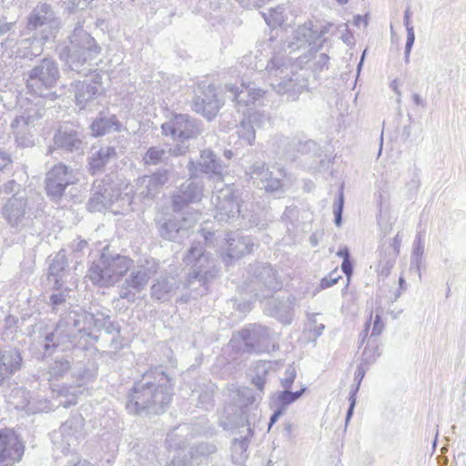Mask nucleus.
<instances>
[{
    "label": "nucleus",
    "mask_w": 466,
    "mask_h": 466,
    "mask_svg": "<svg viewBox=\"0 0 466 466\" xmlns=\"http://www.w3.org/2000/svg\"><path fill=\"white\" fill-rule=\"evenodd\" d=\"M59 77L58 65L52 58L42 59L29 71L26 88L38 98L35 102L29 98L19 101L16 115L10 124L17 146L31 147L35 145V127L46 113L42 98L50 95Z\"/></svg>",
    "instance_id": "nucleus-1"
},
{
    "label": "nucleus",
    "mask_w": 466,
    "mask_h": 466,
    "mask_svg": "<svg viewBox=\"0 0 466 466\" xmlns=\"http://www.w3.org/2000/svg\"><path fill=\"white\" fill-rule=\"evenodd\" d=\"M88 314L81 310H73L58 320L52 330H40L37 342L45 355L56 352H66L75 347L86 348L98 340L97 335L87 332L84 322L93 320L97 329H103L104 314Z\"/></svg>",
    "instance_id": "nucleus-2"
},
{
    "label": "nucleus",
    "mask_w": 466,
    "mask_h": 466,
    "mask_svg": "<svg viewBox=\"0 0 466 466\" xmlns=\"http://www.w3.org/2000/svg\"><path fill=\"white\" fill-rule=\"evenodd\" d=\"M172 396L171 378L162 367H155L133 383L127 395L126 409L130 414H160L169 406Z\"/></svg>",
    "instance_id": "nucleus-3"
},
{
    "label": "nucleus",
    "mask_w": 466,
    "mask_h": 466,
    "mask_svg": "<svg viewBox=\"0 0 466 466\" xmlns=\"http://www.w3.org/2000/svg\"><path fill=\"white\" fill-rule=\"evenodd\" d=\"M292 57L285 52H275L266 66V76L268 85L279 95H288L292 100L307 88L308 79L292 63Z\"/></svg>",
    "instance_id": "nucleus-4"
},
{
    "label": "nucleus",
    "mask_w": 466,
    "mask_h": 466,
    "mask_svg": "<svg viewBox=\"0 0 466 466\" xmlns=\"http://www.w3.org/2000/svg\"><path fill=\"white\" fill-rule=\"evenodd\" d=\"M100 51L96 39L83 27H76L69 36V45L59 52V57L70 71L87 76L91 73V61L96 58Z\"/></svg>",
    "instance_id": "nucleus-5"
},
{
    "label": "nucleus",
    "mask_w": 466,
    "mask_h": 466,
    "mask_svg": "<svg viewBox=\"0 0 466 466\" xmlns=\"http://www.w3.org/2000/svg\"><path fill=\"white\" fill-rule=\"evenodd\" d=\"M132 263L133 260L126 256L111 254L106 247L90 266L88 277L95 285L108 287L117 282L130 268Z\"/></svg>",
    "instance_id": "nucleus-6"
},
{
    "label": "nucleus",
    "mask_w": 466,
    "mask_h": 466,
    "mask_svg": "<svg viewBox=\"0 0 466 466\" xmlns=\"http://www.w3.org/2000/svg\"><path fill=\"white\" fill-rule=\"evenodd\" d=\"M332 25L331 23L326 21L316 25L312 21L304 23L298 27L293 41L288 46L289 54L304 50L307 54L299 55L296 59L299 60V63L308 62L312 53L318 52L322 47L326 41L325 35Z\"/></svg>",
    "instance_id": "nucleus-7"
},
{
    "label": "nucleus",
    "mask_w": 466,
    "mask_h": 466,
    "mask_svg": "<svg viewBox=\"0 0 466 466\" xmlns=\"http://www.w3.org/2000/svg\"><path fill=\"white\" fill-rule=\"evenodd\" d=\"M162 134L170 137L176 145L170 147L172 156L185 155L189 148L188 141L200 133L199 122L187 114H175L161 126Z\"/></svg>",
    "instance_id": "nucleus-8"
},
{
    "label": "nucleus",
    "mask_w": 466,
    "mask_h": 466,
    "mask_svg": "<svg viewBox=\"0 0 466 466\" xmlns=\"http://www.w3.org/2000/svg\"><path fill=\"white\" fill-rule=\"evenodd\" d=\"M183 260L187 266L190 267L187 278L188 288L196 282L200 286H206L219 273V269L215 266L209 253L206 252L201 240H194Z\"/></svg>",
    "instance_id": "nucleus-9"
},
{
    "label": "nucleus",
    "mask_w": 466,
    "mask_h": 466,
    "mask_svg": "<svg viewBox=\"0 0 466 466\" xmlns=\"http://www.w3.org/2000/svg\"><path fill=\"white\" fill-rule=\"evenodd\" d=\"M248 193L244 194L234 186L228 185L216 191L211 202L215 206V218L219 222L235 224L238 217L243 212Z\"/></svg>",
    "instance_id": "nucleus-10"
},
{
    "label": "nucleus",
    "mask_w": 466,
    "mask_h": 466,
    "mask_svg": "<svg viewBox=\"0 0 466 466\" xmlns=\"http://www.w3.org/2000/svg\"><path fill=\"white\" fill-rule=\"evenodd\" d=\"M1 216L11 228L21 231L30 225L34 212L25 194L6 197L1 208Z\"/></svg>",
    "instance_id": "nucleus-11"
},
{
    "label": "nucleus",
    "mask_w": 466,
    "mask_h": 466,
    "mask_svg": "<svg viewBox=\"0 0 466 466\" xmlns=\"http://www.w3.org/2000/svg\"><path fill=\"white\" fill-rule=\"evenodd\" d=\"M158 264L154 259L146 260L144 264L135 267L119 289V298L128 302L136 300V293L147 285L148 280L156 275Z\"/></svg>",
    "instance_id": "nucleus-12"
},
{
    "label": "nucleus",
    "mask_w": 466,
    "mask_h": 466,
    "mask_svg": "<svg viewBox=\"0 0 466 466\" xmlns=\"http://www.w3.org/2000/svg\"><path fill=\"white\" fill-rule=\"evenodd\" d=\"M59 25V20L53 6L46 2L39 3L27 17L26 29L43 35H54Z\"/></svg>",
    "instance_id": "nucleus-13"
},
{
    "label": "nucleus",
    "mask_w": 466,
    "mask_h": 466,
    "mask_svg": "<svg viewBox=\"0 0 466 466\" xmlns=\"http://www.w3.org/2000/svg\"><path fill=\"white\" fill-rule=\"evenodd\" d=\"M246 175L258 187L278 198L285 192V185L281 178L274 177L265 162L257 161L248 167Z\"/></svg>",
    "instance_id": "nucleus-14"
},
{
    "label": "nucleus",
    "mask_w": 466,
    "mask_h": 466,
    "mask_svg": "<svg viewBox=\"0 0 466 466\" xmlns=\"http://www.w3.org/2000/svg\"><path fill=\"white\" fill-rule=\"evenodd\" d=\"M253 284L258 286L254 289L255 297L266 299L282 288V281L278 276V271L269 264L259 263L254 269Z\"/></svg>",
    "instance_id": "nucleus-15"
},
{
    "label": "nucleus",
    "mask_w": 466,
    "mask_h": 466,
    "mask_svg": "<svg viewBox=\"0 0 466 466\" xmlns=\"http://www.w3.org/2000/svg\"><path fill=\"white\" fill-rule=\"evenodd\" d=\"M244 342V350L248 353L268 352L270 349L269 329L262 325L253 323L244 327L239 332Z\"/></svg>",
    "instance_id": "nucleus-16"
},
{
    "label": "nucleus",
    "mask_w": 466,
    "mask_h": 466,
    "mask_svg": "<svg viewBox=\"0 0 466 466\" xmlns=\"http://www.w3.org/2000/svg\"><path fill=\"white\" fill-rule=\"evenodd\" d=\"M222 105L223 103L218 98L214 85L203 83L198 86L192 105V109L196 113L211 120L217 116Z\"/></svg>",
    "instance_id": "nucleus-17"
},
{
    "label": "nucleus",
    "mask_w": 466,
    "mask_h": 466,
    "mask_svg": "<svg viewBox=\"0 0 466 466\" xmlns=\"http://www.w3.org/2000/svg\"><path fill=\"white\" fill-rule=\"evenodd\" d=\"M76 181L74 170L64 164L54 166L46 174V190L53 199L60 198L67 186Z\"/></svg>",
    "instance_id": "nucleus-18"
},
{
    "label": "nucleus",
    "mask_w": 466,
    "mask_h": 466,
    "mask_svg": "<svg viewBox=\"0 0 466 466\" xmlns=\"http://www.w3.org/2000/svg\"><path fill=\"white\" fill-rule=\"evenodd\" d=\"M24 451L25 446L14 431L0 430V466H14L21 461Z\"/></svg>",
    "instance_id": "nucleus-19"
},
{
    "label": "nucleus",
    "mask_w": 466,
    "mask_h": 466,
    "mask_svg": "<svg viewBox=\"0 0 466 466\" xmlns=\"http://www.w3.org/2000/svg\"><path fill=\"white\" fill-rule=\"evenodd\" d=\"M226 167L227 165L209 149L201 151L200 158L198 162L190 159L187 164L188 173L191 177H198L201 174H206L210 177L220 178Z\"/></svg>",
    "instance_id": "nucleus-20"
},
{
    "label": "nucleus",
    "mask_w": 466,
    "mask_h": 466,
    "mask_svg": "<svg viewBox=\"0 0 466 466\" xmlns=\"http://www.w3.org/2000/svg\"><path fill=\"white\" fill-rule=\"evenodd\" d=\"M90 82L76 81L71 84L76 104L80 110L86 109L102 90V75L95 70L91 73Z\"/></svg>",
    "instance_id": "nucleus-21"
},
{
    "label": "nucleus",
    "mask_w": 466,
    "mask_h": 466,
    "mask_svg": "<svg viewBox=\"0 0 466 466\" xmlns=\"http://www.w3.org/2000/svg\"><path fill=\"white\" fill-rule=\"evenodd\" d=\"M85 420L76 413L68 418L60 426L62 451L66 453L74 451L79 441L84 437Z\"/></svg>",
    "instance_id": "nucleus-22"
},
{
    "label": "nucleus",
    "mask_w": 466,
    "mask_h": 466,
    "mask_svg": "<svg viewBox=\"0 0 466 466\" xmlns=\"http://www.w3.org/2000/svg\"><path fill=\"white\" fill-rule=\"evenodd\" d=\"M248 407H238L230 405L224 409L219 418V425L225 431H238L242 434L247 432V428L251 427V421L248 416Z\"/></svg>",
    "instance_id": "nucleus-23"
},
{
    "label": "nucleus",
    "mask_w": 466,
    "mask_h": 466,
    "mask_svg": "<svg viewBox=\"0 0 466 466\" xmlns=\"http://www.w3.org/2000/svg\"><path fill=\"white\" fill-rule=\"evenodd\" d=\"M48 39L49 35L46 33L38 35V33L25 28V30L20 34L16 57L33 60L42 54L43 46Z\"/></svg>",
    "instance_id": "nucleus-24"
},
{
    "label": "nucleus",
    "mask_w": 466,
    "mask_h": 466,
    "mask_svg": "<svg viewBox=\"0 0 466 466\" xmlns=\"http://www.w3.org/2000/svg\"><path fill=\"white\" fill-rule=\"evenodd\" d=\"M225 93L227 97L235 103L237 110L240 112L241 107H248L261 97L264 91L255 87L252 83H242L240 87L229 84L225 85Z\"/></svg>",
    "instance_id": "nucleus-25"
},
{
    "label": "nucleus",
    "mask_w": 466,
    "mask_h": 466,
    "mask_svg": "<svg viewBox=\"0 0 466 466\" xmlns=\"http://www.w3.org/2000/svg\"><path fill=\"white\" fill-rule=\"evenodd\" d=\"M204 186L198 177H189L178 187L172 197V204L175 211H179L189 203L201 200Z\"/></svg>",
    "instance_id": "nucleus-26"
},
{
    "label": "nucleus",
    "mask_w": 466,
    "mask_h": 466,
    "mask_svg": "<svg viewBox=\"0 0 466 466\" xmlns=\"http://www.w3.org/2000/svg\"><path fill=\"white\" fill-rule=\"evenodd\" d=\"M267 214L268 212L258 204L246 201L243 212L238 217L234 225L240 228H256L261 230L268 226Z\"/></svg>",
    "instance_id": "nucleus-27"
},
{
    "label": "nucleus",
    "mask_w": 466,
    "mask_h": 466,
    "mask_svg": "<svg viewBox=\"0 0 466 466\" xmlns=\"http://www.w3.org/2000/svg\"><path fill=\"white\" fill-rule=\"evenodd\" d=\"M54 144L57 148L67 152L83 153L84 143L81 134L69 127H60L54 136Z\"/></svg>",
    "instance_id": "nucleus-28"
},
{
    "label": "nucleus",
    "mask_w": 466,
    "mask_h": 466,
    "mask_svg": "<svg viewBox=\"0 0 466 466\" xmlns=\"http://www.w3.org/2000/svg\"><path fill=\"white\" fill-rule=\"evenodd\" d=\"M23 358L15 348L0 349V383L21 370Z\"/></svg>",
    "instance_id": "nucleus-29"
},
{
    "label": "nucleus",
    "mask_w": 466,
    "mask_h": 466,
    "mask_svg": "<svg viewBox=\"0 0 466 466\" xmlns=\"http://www.w3.org/2000/svg\"><path fill=\"white\" fill-rule=\"evenodd\" d=\"M15 22H7L0 18V52L2 56L16 57L19 38L15 31Z\"/></svg>",
    "instance_id": "nucleus-30"
},
{
    "label": "nucleus",
    "mask_w": 466,
    "mask_h": 466,
    "mask_svg": "<svg viewBox=\"0 0 466 466\" xmlns=\"http://www.w3.org/2000/svg\"><path fill=\"white\" fill-rule=\"evenodd\" d=\"M167 180V170H160L150 176L138 177L136 182V190L143 198H153Z\"/></svg>",
    "instance_id": "nucleus-31"
},
{
    "label": "nucleus",
    "mask_w": 466,
    "mask_h": 466,
    "mask_svg": "<svg viewBox=\"0 0 466 466\" xmlns=\"http://www.w3.org/2000/svg\"><path fill=\"white\" fill-rule=\"evenodd\" d=\"M227 257L231 259H238L249 254L254 247V240L250 236H244L239 232L228 235Z\"/></svg>",
    "instance_id": "nucleus-32"
},
{
    "label": "nucleus",
    "mask_w": 466,
    "mask_h": 466,
    "mask_svg": "<svg viewBox=\"0 0 466 466\" xmlns=\"http://www.w3.org/2000/svg\"><path fill=\"white\" fill-rule=\"evenodd\" d=\"M272 147L278 155L293 160L297 157V152L300 147H305L307 144H302L297 138H289L284 136H276L272 141Z\"/></svg>",
    "instance_id": "nucleus-33"
},
{
    "label": "nucleus",
    "mask_w": 466,
    "mask_h": 466,
    "mask_svg": "<svg viewBox=\"0 0 466 466\" xmlns=\"http://www.w3.org/2000/svg\"><path fill=\"white\" fill-rule=\"evenodd\" d=\"M107 191V188L102 181L94 183L92 194L87 202L89 211H102L113 203V199Z\"/></svg>",
    "instance_id": "nucleus-34"
},
{
    "label": "nucleus",
    "mask_w": 466,
    "mask_h": 466,
    "mask_svg": "<svg viewBox=\"0 0 466 466\" xmlns=\"http://www.w3.org/2000/svg\"><path fill=\"white\" fill-rule=\"evenodd\" d=\"M67 267V259L65 250H60L52 259L49 266L48 281L53 284V289L59 290L63 284L65 269Z\"/></svg>",
    "instance_id": "nucleus-35"
},
{
    "label": "nucleus",
    "mask_w": 466,
    "mask_h": 466,
    "mask_svg": "<svg viewBox=\"0 0 466 466\" xmlns=\"http://www.w3.org/2000/svg\"><path fill=\"white\" fill-rule=\"evenodd\" d=\"M253 434V429L248 427L246 433H242L239 438L233 440L231 443V457L234 463L241 464L248 458V448Z\"/></svg>",
    "instance_id": "nucleus-36"
},
{
    "label": "nucleus",
    "mask_w": 466,
    "mask_h": 466,
    "mask_svg": "<svg viewBox=\"0 0 466 466\" xmlns=\"http://www.w3.org/2000/svg\"><path fill=\"white\" fill-rule=\"evenodd\" d=\"M116 157V151L114 147L106 146L93 153L89 157L88 169L91 174L101 173L111 159Z\"/></svg>",
    "instance_id": "nucleus-37"
},
{
    "label": "nucleus",
    "mask_w": 466,
    "mask_h": 466,
    "mask_svg": "<svg viewBox=\"0 0 466 466\" xmlns=\"http://www.w3.org/2000/svg\"><path fill=\"white\" fill-rule=\"evenodd\" d=\"M93 136L101 137L113 131H120L121 123L115 115L105 116L102 113L90 126Z\"/></svg>",
    "instance_id": "nucleus-38"
},
{
    "label": "nucleus",
    "mask_w": 466,
    "mask_h": 466,
    "mask_svg": "<svg viewBox=\"0 0 466 466\" xmlns=\"http://www.w3.org/2000/svg\"><path fill=\"white\" fill-rule=\"evenodd\" d=\"M177 288L175 277H160L151 287V297L157 300H167Z\"/></svg>",
    "instance_id": "nucleus-39"
},
{
    "label": "nucleus",
    "mask_w": 466,
    "mask_h": 466,
    "mask_svg": "<svg viewBox=\"0 0 466 466\" xmlns=\"http://www.w3.org/2000/svg\"><path fill=\"white\" fill-rule=\"evenodd\" d=\"M71 369V360L66 355H57L49 363L46 375L48 381L62 380Z\"/></svg>",
    "instance_id": "nucleus-40"
},
{
    "label": "nucleus",
    "mask_w": 466,
    "mask_h": 466,
    "mask_svg": "<svg viewBox=\"0 0 466 466\" xmlns=\"http://www.w3.org/2000/svg\"><path fill=\"white\" fill-rule=\"evenodd\" d=\"M158 231L163 238L170 241H179L187 234V229L182 227L181 221L177 218H170L159 223Z\"/></svg>",
    "instance_id": "nucleus-41"
},
{
    "label": "nucleus",
    "mask_w": 466,
    "mask_h": 466,
    "mask_svg": "<svg viewBox=\"0 0 466 466\" xmlns=\"http://www.w3.org/2000/svg\"><path fill=\"white\" fill-rule=\"evenodd\" d=\"M307 390L306 386H301L299 390L291 391L288 389L276 392L271 398V407H279L286 411L287 408L296 402Z\"/></svg>",
    "instance_id": "nucleus-42"
},
{
    "label": "nucleus",
    "mask_w": 466,
    "mask_h": 466,
    "mask_svg": "<svg viewBox=\"0 0 466 466\" xmlns=\"http://www.w3.org/2000/svg\"><path fill=\"white\" fill-rule=\"evenodd\" d=\"M368 369H369V367H367L366 365H363L361 363H360L356 369V371L354 374V381H355L356 385L354 387H352V389L350 390V395H349L350 406L348 408L346 418H345V427L346 428L353 416L354 409H355L356 401H357V393L360 390V386L361 384V381H362Z\"/></svg>",
    "instance_id": "nucleus-43"
},
{
    "label": "nucleus",
    "mask_w": 466,
    "mask_h": 466,
    "mask_svg": "<svg viewBox=\"0 0 466 466\" xmlns=\"http://www.w3.org/2000/svg\"><path fill=\"white\" fill-rule=\"evenodd\" d=\"M49 305L51 306L52 312L60 315V319L74 309H71V304L68 302V291L64 290L59 293H54L49 298Z\"/></svg>",
    "instance_id": "nucleus-44"
},
{
    "label": "nucleus",
    "mask_w": 466,
    "mask_h": 466,
    "mask_svg": "<svg viewBox=\"0 0 466 466\" xmlns=\"http://www.w3.org/2000/svg\"><path fill=\"white\" fill-rule=\"evenodd\" d=\"M294 301V297H289L286 300L275 299L273 301L276 308L275 315L285 325H289L292 321Z\"/></svg>",
    "instance_id": "nucleus-45"
},
{
    "label": "nucleus",
    "mask_w": 466,
    "mask_h": 466,
    "mask_svg": "<svg viewBox=\"0 0 466 466\" xmlns=\"http://www.w3.org/2000/svg\"><path fill=\"white\" fill-rule=\"evenodd\" d=\"M380 348L377 339H368L366 347L361 354L360 363L370 367L380 356Z\"/></svg>",
    "instance_id": "nucleus-46"
},
{
    "label": "nucleus",
    "mask_w": 466,
    "mask_h": 466,
    "mask_svg": "<svg viewBox=\"0 0 466 466\" xmlns=\"http://www.w3.org/2000/svg\"><path fill=\"white\" fill-rule=\"evenodd\" d=\"M170 153V148L167 151L160 147H150L143 157V161L146 165H157L167 159Z\"/></svg>",
    "instance_id": "nucleus-47"
},
{
    "label": "nucleus",
    "mask_w": 466,
    "mask_h": 466,
    "mask_svg": "<svg viewBox=\"0 0 466 466\" xmlns=\"http://www.w3.org/2000/svg\"><path fill=\"white\" fill-rule=\"evenodd\" d=\"M242 114L244 116L238 127L237 133L240 139H243L248 145H252L256 138L255 128L246 117L245 110H243Z\"/></svg>",
    "instance_id": "nucleus-48"
},
{
    "label": "nucleus",
    "mask_w": 466,
    "mask_h": 466,
    "mask_svg": "<svg viewBox=\"0 0 466 466\" xmlns=\"http://www.w3.org/2000/svg\"><path fill=\"white\" fill-rule=\"evenodd\" d=\"M214 390L215 385L213 383L209 381L208 384H206L205 389L198 393L197 406L204 410L211 409L214 403Z\"/></svg>",
    "instance_id": "nucleus-49"
},
{
    "label": "nucleus",
    "mask_w": 466,
    "mask_h": 466,
    "mask_svg": "<svg viewBox=\"0 0 466 466\" xmlns=\"http://www.w3.org/2000/svg\"><path fill=\"white\" fill-rule=\"evenodd\" d=\"M285 7L283 5H278L275 8H271L268 13H262V15L266 23L272 27L281 25L285 20Z\"/></svg>",
    "instance_id": "nucleus-50"
},
{
    "label": "nucleus",
    "mask_w": 466,
    "mask_h": 466,
    "mask_svg": "<svg viewBox=\"0 0 466 466\" xmlns=\"http://www.w3.org/2000/svg\"><path fill=\"white\" fill-rule=\"evenodd\" d=\"M103 329L106 331V334L112 335V339L110 341L111 348L113 350H117L120 348L118 345V342L116 341V338L120 335V328L117 323L111 321L109 319V316L105 315L103 317Z\"/></svg>",
    "instance_id": "nucleus-51"
},
{
    "label": "nucleus",
    "mask_w": 466,
    "mask_h": 466,
    "mask_svg": "<svg viewBox=\"0 0 466 466\" xmlns=\"http://www.w3.org/2000/svg\"><path fill=\"white\" fill-rule=\"evenodd\" d=\"M246 117L253 125L254 128L264 127L270 121L269 115L260 111L246 112Z\"/></svg>",
    "instance_id": "nucleus-52"
},
{
    "label": "nucleus",
    "mask_w": 466,
    "mask_h": 466,
    "mask_svg": "<svg viewBox=\"0 0 466 466\" xmlns=\"http://www.w3.org/2000/svg\"><path fill=\"white\" fill-rule=\"evenodd\" d=\"M420 187V170L414 167L410 179L406 183L410 198H412Z\"/></svg>",
    "instance_id": "nucleus-53"
},
{
    "label": "nucleus",
    "mask_w": 466,
    "mask_h": 466,
    "mask_svg": "<svg viewBox=\"0 0 466 466\" xmlns=\"http://www.w3.org/2000/svg\"><path fill=\"white\" fill-rule=\"evenodd\" d=\"M296 378H297V371H296L295 367L293 365H289L285 370L283 377L280 379V386L283 389L290 390Z\"/></svg>",
    "instance_id": "nucleus-54"
},
{
    "label": "nucleus",
    "mask_w": 466,
    "mask_h": 466,
    "mask_svg": "<svg viewBox=\"0 0 466 466\" xmlns=\"http://www.w3.org/2000/svg\"><path fill=\"white\" fill-rule=\"evenodd\" d=\"M257 369L258 372L257 375L253 377L252 383L258 390L262 391L266 383V375L268 373L267 364L263 363L258 365Z\"/></svg>",
    "instance_id": "nucleus-55"
},
{
    "label": "nucleus",
    "mask_w": 466,
    "mask_h": 466,
    "mask_svg": "<svg viewBox=\"0 0 466 466\" xmlns=\"http://www.w3.org/2000/svg\"><path fill=\"white\" fill-rule=\"evenodd\" d=\"M21 185L15 180H8L0 187V193L11 197L16 194H23L20 192Z\"/></svg>",
    "instance_id": "nucleus-56"
},
{
    "label": "nucleus",
    "mask_w": 466,
    "mask_h": 466,
    "mask_svg": "<svg viewBox=\"0 0 466 466\" xmlns=\"http://www.w3.org/2000/svg\"><path fill=\"white\" fill-rule=\"evenodd\" d=\"M370 315L372 316V312L370 313ZM371 325L372 329L369 339H378V337L382 333L385 327L380 313L377 312L375 314L374 319H371Z\"/></svg>",
    "instance_id": "nucleus-57"
},
{
    "label": "nucleus",
    "mask_w": 466,
    "mask_h": 466,
    "mask_svg": "<svg viewBox=\"0 0 466 466\" xmlns=\"http://www.w3.org/2000/svg\"><path fill=\"white\" fill-rule=\"evenodd\" d=\"M316 317H317V314H315V313L309 314L308 319H309V329L310 334L313 337L318 338L322 334V332L325 329V325L318 324L317 320H316Z\"/></svg>",
    "instance_id": "nucleus-58"
},
{
    "label": "nucleus",
    "mask_w": 466,
    "mask_h": 466,
    "mask_svg": "<svg viewBox=\"0 0 466 466\" xmlns=\"http://www.w3.org/2000/svg\"><path fill=\"white\" fill-rule=\"evenodd\" d=\"M344 198L342 191L339 192L337 201L334 203V223L336 226H340L342 221V211H343Z\"/></svg>",
    "instance_id": "nucleus-59"
},
{
    "label": "nucleus",
    "mask_w": 466,
    "mask_h": 466,
    "mask_svg": "<svg viewBox=\"0 0 466 466\" xmlns=\"http://www.w3.org/2000/svg\"><path fill=\"white\" fill-rule=\"evenodd\" d=\"M340 278L341 276L339 274L338 270L334 269L328 276H325L324 278L321 279L319 289H328L336 284Z\"/></svg>",
    "instance_id": "nucleus-60"
},
{
    "label": "nucleus",
    "mask_w": 466,
    "mask_h": 466,
    "mask_svg": "<svg viewBox=\"0 0 466 466\" xmlns=\"http://www.w3.org/2000/svg\"><path fill=\"white\" fill-rule=\"evenodd\" d=\"M412 255L422 256L424 254V241L422 239L421 233H417L412 244Z\"/></svg>",
    "instance_id": "nucleus-61"
},
{
    "label": "nucleus",
    "mask_w": 466,
    "mask_h": 466,
    "mask_svg": "<svg viewBox=\"0 0 466 466\" xmlns=\"http://www.w3.org/2000/svg\"><path fill=\"white\" fill-rule=\"evenodd\" d=\"M216 446L213 444L201 442L196 448V452L201 456H208L216 451Z\"/></svg>",
    "instance_id": "nucleus-62"
},
{
    "label": "nucleus",
    "mask_w": 466,
    "mask_h": 466,
    "mask_svg": "<svg viewBox=\"0 0 466 466\" xmlns=\"http://www.w3.org/2000/svg\"><path fill=\"white\" fill-rule=\"evenodd\" d=\"M422 259H423L422 256H419V255L417 256V255H412V254L410 256V269L415 270V272L418 274L419 278L421 277L420 267L422 264Z\"/></svg>",
    "instance_id": "nucleus-63"
},
{
    "label": "nucleus",
    "mask_w": 466,
    "mask_h": 466,
    "mask_svg": "<svg viewBox=\"0 0 466 466\" xmlns=\"http://www.w3.org/2000/svg\"><path fill=\"white\" fill-rule=\"evenodd\" d=\"M167 466H193L191 458L187 456L175 457Z\"/></svg>",
    "instance_id": "nucleus-64"
}]
</instances>
